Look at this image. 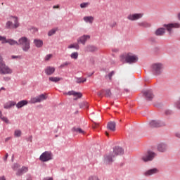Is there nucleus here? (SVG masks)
<instances>
[{
    "label": "nucleus",
    "mask_w": 180,
    "mask_h": 180,
    "mask_svg": "<svg viewBox=\"0 0 180 180\" xmlns=\"http://www.w3.org/2000/svg\"><path fill=\"white\" fill-rule=\"evenodd\" d=\"M123 153H124L123 148L116 146L112 153H110L104 158V162L105 164H110V162H113V158L116 157L117 155H122Z\"/></svg>",
    "instance_id": "nucleus-1"
},
{
    "label": "nucleus",
    "mask_w": 180,
    "mask_h": 180,
    "mask_svg": "<svg viewBox=\"0 0 180 180\" xmlns=\"http://www.w3.org/2000/svg\"><path fill=\"white\" fill-rule=\"evenodd\" d=\"M8 20L6 22L5 28L6 29H18L20 26L19 18L16 16L11 15L7 18Z\"/></svg>",
    "instance_id": "nucleus-2"
},
{
    "label": "nucleus",
    "mask_w": 180,
    "mask_h": 180,
    "mask_svg": "<svg viewBox=\"0 0 180 180\" xmlns=\"http://www.w3.org/2000/svg\"><path fill=\"white\" fill-rule=\"evenodd\" d=\"M18 46H21L22 50L27 53L30 50V39L26 37H22L18 40Z\"/></svg>",
    "instance_id": "nucleus-3"
},
{
    "label": "nucleus",
    "mask_w": 180,
    "mask_h": 180,
    "mask_svg": "<svg viewBox=\"0 0 180 180\" xmlns=\"http://www.w3.org/2000/svg\"><path fill=\"white\" fill-rule=\"evenodd\" d=\"M12 69L5 64L4 58L0 56V75H6V74H12Z\"/></svg>",
    "instance_id": "nucleus-4"
},
{
    "label": "nucleus",
    "mask_w": 180,
    "mask_h": 180,
    "mask_svg": "<svg viewBox=\"0 0 180 180\" xmlns=\"http://www.w3.org/2000/svg\"><path fill=\"white\" fill-rule=\"evenodd\" d=\"M164 70V65L162 63H154L152 65V71L155 75H160Z\"/></svg>",
    "instance_id": "nucleus-5"
},
{
    "label": "nucleus",
    "mask_w": 180,
    "mask_h": 180,
    "mask_svg": "<svg viewBox=\"0 0 180 180\" xmlns=\"http://www.w3.org/2000/svg\"><path fill=\"white\" fill-rule=\"evenodd\" d=\"M39 160L42 162H47V161L53 160V153L50 151H45L40 155Z\"/></svg>",
    "instance_id": "nucleus-6"
},
{
    "label": "nucleus",
    "mask_w": 180,
    "mask_h": 180,
    "mask_svg": "<svg viewBox=\"0 0 180 180\" xmlns=\"http://www.w3.org/2000/svg\"><path fill=\"white\" fill-rule=\"evenodd\" d=\"M125 61L126 63H128V64H134V63L139 61V57L133 53H128L125 56Z\"/></svg>",
    "instance_id": "nucleus-7"
},
{
    "label": "nucleus",
    "mask_w": 180,
    "mask_h": 180,
    "mask_svg": "<svg viewBox=\"0 0 180 180\" xmlns=\"http://www.w3.org/2000/svg\"><path fill=\"white\" fill-rule=\"evenodd\" d=\"M47 99V96L44 94H41L36 97L32 98L30 100V103H39L40 102H43V101H46Z\"/></svg>",
    "instance_id": "nucleus-8"
},
{
    "label": "nucleus",
    "mask_w": 180,
    "mask_h": 180,
    "mask_svg": "<svg viewBox=\"0 0 180 180\" xmlns=\"http://www.w3.org/2000/svg\"><path fill=\"white\" fill-rule=\"evenodd\" d=\"M154 157H155V153L148 151L146 155L142 157V160L143 161H144V162H147L148 161H153V160H154Z\"/></svg>",
    "instance_id": "nucleus-9"
},
{
    "label": "nucleus",
    "mask_w": 180,
    "mask_h": 180,
    "mask_svg": "<svg viewBox=\"0 0 180 180\" xmlns=\"http://www.w3.org/2000/svg\"><path fill=\"white\" fill-rule=\"evenodd\" d=\"M164 27H166L167 32H169V34L172 32L173 29H179L180 24L179 23H171V24H165Z\"/></svg>",
    "instance_id": "nucleus-10"
},
{
    "label": "nucleus",
    "mask_w": 180,
    "mask_h": 180,
    "mask_svg": "<svg viewBox=\"0 0 180 180\" xmlns=\"http://www.w3.org/2000/svg\"><path fill=\"white\" fill-rule=\"evenodd\" d=\"M144 16L143 13H134V14H129L127 16L128 20H131L134 22V20H139V19H141Z\"/></svg>",
    "instance_id": "nucleus-11"
},
{
    "label": "nucleus",
    "mask_w": 180,
    "mask_h": 180,
    "mask_svg": "<svg viewBox=\"0 0 180 180\" xmlns=\"http://www.w3.org/2000/svg\"><path fill=\"white\" fill-rule=\"evenodd\" d=\"M157 149L160 153H165L168 150V145L164 142L160 143L158 144Z\"/></svg>",
    "instance_id": "nucleus-12"
},
{
    "label": "nucleus",
    "mask_w": 180,
    "mask_h": 180,
    "mask_svg": "<svg viewBox=\"0 0 180 180\" xmlns=\"http://www.w3.org/2000/svg\"><path fill=\"white\" fill-rule=\"evenodd\" d=\"M150 127H162L165 124L161 121L153 120L149 123Z\"/></svg>",
    "instance_id": "nucleus-13"
},
{
    "label": "nucleus",
    "mask_w": 180,
    "mask_h": 180,
    "mask_svg": "<svg viewBox=\"0 0 180 180\" xmlns=\"http://www.w3.org/2000/svg\"><path fill=\"white\" fill-rule=\"evenodd\" d=\"M65 94L69 95V96L73 95L74 101H77V99H79V98H82V94H81L79 92H75V91H70Z\"/></svg>",
    "instance_id": "nucleus-14"
},
{
    "label": "nucleus",
    "mask_w": 180,
    "mask_h": 180,
    "mask_svg": "<svg viewBox=\"0 0 180 180\" xmlns=\"http://www.w3.org/2000/svg\"><path fill=\"white\" fill-rule=\"evenodd\" d=\"M158 172H160V170H158V169L157 168H153V169H150L149 170H147L145 173L144 175L145 176H150L151 175H154L155 174H158Z\"/></svg>",
    "instance_id": "nucleus-15"
},
{
    "label": "nucleus",
    "mask_w": 180,
    "mask_h": 180,
    "mask_svg": "<svg viewBox=\"0 0 180 180\" xmlns=\"http://www.w3.org/2000/svg\"><path fill=\"white\" fill-rule=\"evenodd\" d=\"M142 92L143 94V96H146V98H147L148 101H151V99L154 98V94H153V91L151 90H145Z\"/></svg>",
    "instance_id": "nucleus-16"
},
{
    "label": "nucleus",
    "mask_w": 180,
    "mask_h": 180,
    "mask_svg": "<svg viewBox=\"0 0 180 180\" xmlns=\"http://www.w3.org/2000/svg\"><path fill=\"white\" fill-rule=\"evenodd\" d=\"M91 39V36L89 35H83L82 37H79L77 39V41L79 43H82V44L85 45V43H86L87 40H89Z\"/></svg>",
    "instance_id": "nucleus-17"
},
{
    "label": "nucleus",
    "mask_w": 180,
    "mask_h": 180,
    "mask_svg": "<svg viewBox=\"0 0 180 180\" xmlns=\"http://www.w3.org/2000/svg\"><path fill=\"white\" fill-rule=\"evenodd\" d=\"M107 129L111 131H116V122L110 121L107 124Z\"/></svg>",
    "instance_id": "nucleus-18"
},
{
    "label": "nucleus",
    "mask_w": 180,
    "mask_h": 180,
    "mask_svg": "<svg viewBox=\"0 0 180 180\" xmlns=\"http://www.w3.org/2000/svg\"><path fill=\"white\" fill-rule=\"evenodd\" d=\"M55 71H56V68H54L53 67H51V66H48L45 69V74H46V75H53V74H54Z\"/></svg>",
    "instance_id": "nucleus-19"
},
{
    "label": "nucleus",
    "mask_w": 180,
    "mask_h": 180,
    "mask_svg": "<svg viewBox=\"0 0 180 180\" xmlns=\"http://www.w3.org/2000/svg\"><path fill=\"white\" fill-rule=\"evenodd\" d=\"M29 171V168L27 167H22L21 169L18 170L16 175L18 176H20V175H23V174H26Z\"/></svg>",
    "instance_id": "nucleus-20"
},
{
    "label": "nucleus",
    "mask_w": 180,
    "mask_h": 180,
    "mask_svg": "<svg viewBox=\"0 0 180 180\" xmlns=\"http://www.w3.org/2000/svg\"><path fill=\"white\" fill-rule=\"evenodd\" d=\"M85 51L91 52L98 51V48L95 46L89 45L85 48Z\"/></svg>",
    "instance_id": "nucleus-21"
},
{
    "label": "nucleus",
    "mask_w": 180,
    "mask_h": 180,
    "mask_svg": "<svg viewBox=\"0 0 180 180\" xmlns=\"http://www.w3.org/2000/svg\"><path fill=\"white\" fill-rule=\"evenodd\" d=\"M72 131L73 133H79V134H85V131L79 127H74L73 128H72Z\"/></svg>",
    "instance_id": "nucleus-22"
},
{
    "label": "nucleus",
    "mask_w": 180,
    "mask_h": 180,
    "mask_svg": "<svg viewBox=\"0 0 180 180\" xmlns=\"http://www.w3.org/2000/svg\"><path fill=\"white\" fill-rule=\"evenodd\" d=\"M83 20L86 23H90V25H92V23H94V18L93 16H84Z\"/></svg>",
    "instance_id": "nucleus-23"
},
{
    "label": "nucleus",
    "mask_w": 180,
    "mask_h": 180,
    "mask_svg": "<svg viewBox=\"0 0 180 180\" xmlns=\"http://www.w3.org/2000/svg\"><path fill=\"white\" fill-rule=\"evenodd\" d=\"M25 105H27V101L22 100L16 104V107L18 109H20V108H23V106H25Z\"/></svg>",
    "instance_id": "nucleus-24"
},
{
    "label": "nucleus",
    "mask_w": 180,
    "mask_h": 180,
    "mask_svg": "<svg viewBox=\"0 0 180 180\" xmlns=\"http://www.w3.org/2000/svg\"><path fill=\"white\" fill-rule=\"evenodd\" d=\"M0 120H2V122H4V123H6V124H9L11 123L8 117L2 115V111H0Z\"/></svg>",
    "instance_id": "nucleus-25"
},
{
    "label": "nucleus",
    "mask_w": 180,
    "mask_h": 180,
    "mask_svg": "<svg viewBox=\"0 0 180 180\" xmlns=\"http://www.w3.org/2000/svg\"><path fill=\"white\" fill-rule=\"evenodd\" d=\"M156 36H164L165 34V29L159 28L155 31Z\"/></svg>",
    "instance_id": "nucleus-26"
},
{
    "label": "nucleus",
    "mask_w": 180,
    "mask_h": 180,
    "mask_svg": "<svg viewBox=\"0 0 180 180\" xmlns=\"http://www.w3.org/2000/svg\"><path fill=\"white\" fill-rule=\"evenodd\" d=\"M16 103L14 101H9L7 103L4 104V109H11V108L15 106Z\"/></svg>",
    "instance_id": "nucleus-27"
},
{
    "label": "nucleus",
    "mask_w": 180,
    "mask_h": 180,
    "mask_svg": "<svg viewBox=\"0 0 180 180\" xmlns=\"http://www.w3.org/2000/svg\"><path fill=\"white\" fill-rule=\"evenodd\" d=\"M34 44L38 49H40V47H43V41L41 39H34Z\"/></svg>",
    "instance_id": "nucleus-28"
},
{
    "label": "nucleus",
    "mask_w": 180,
    "mask_h": 180,
    "mask_svg": "<svg viewBox=\"0 0 180 180\" xmlns=\"http://www.w3.org/2000/svg\"><path fill=\"white\" fill-rule=\"evenodd\" d=\"M138 26H140L141 27H151V24L146 21H143L141 22H139Z\"/></svg>",
    "instance_id": "nucleus-29"
},
{
    "label": "nucleus",
    "mask_w": 180,
    "mask_h": 180,
    "mask_svg": "<svg viewBox=\"0 0 180 180\" xmlns=\"http://www.w3.org/2000/svg\"><path fill=\"white\" fill-rule=\"evenodd\" d=\"M6 43H8V44H10V46H15V45L18 46L19 45L18 41H16L14 39H6Z\"/></svg>",
    "instance_id": "nucleus-30"
},
{
    "label": "nucleus",
    "mask_w": 180,
    "mask_h": 180,
    "mask_svg": "<svg viewBox=\"0 0 180 180\" xmlns=\"http://www.w3.org/2000/svg\"><path fill=\"white\" fill-rule=\"evenodd\" d=\"M49 79L51 82H58L59 81H61L62 79L61 77H50Z\"/></svg>",
    "instance_id": "nucleus-31"
},
{
    "label": "nucleus",
    "mask_w": 180,
    "mask_h": 180,
    "mask_svg": "<svg viewBox=\"0 0 180 180\" xmlns=\"http://www.w3.org/2000/svg\"><path fill=\"white\" fill-rule=\"evenodd\" d=\"M68 49H75V50H79V45H78V44H72L69 45Z\"/></svg>",
    "instance_id": "nucleus-32"
},
{
    "label": "nucleus",
    "mask_w": 180,
    "mask_h": 180,
    "mask_svg": "<svg viewBox=\"0 0 180 180\" xmlns=\"http://www.w3.org/2000/svg\"><path fill=\"white\" fill-rule=\"evenodd\" d=\"M76 82L77 84H84V82H86V78H82V77L77 78Z\"/></svg>",
    "instance_id": "nucleus-33"
},
{
    "label": "nucleus",
    "mask_w": 180,
    "mask_h": 180,
    "mask_svg": "<svg viewBox=\"0 0 180 180\" xmlns=\"http://www.w3.org/2000/svg\"><path fill=\"white\" fill-rule=\"evenodd\" d=\"M78 56H79L78 52H72V53L70 54V58H71L72 60H77V59H78Z\"/></svg>",
    "instance_id": "nucleus-34"
},
{
    "label": "nucleus",
    "mask_w": 180,
    "mask_h": 180,
    "mask_svg": "<svg viewBox=\"0 0 180 180\" xmlns=\"http://www.w3.org/2000/svg\"><path fill=\"white\" fill-rule=\"evenodd\" d=\"M15 137H20L22 136V131L20 129H17L14 131Z\"/></svg>",
    "instance_id": "nucleus-35"
},
{
    "label": "nucleus",
    "mask_w": 180,
    "mask_h": 180,
    "mask_svg": "<svg viewBox=\"0 0 180 180\" xmlns=\"http://www.w3.org/2000/svg\"><path fill=\"white\" fill-rule=\"evenodd\" d=\"M88 180H99V176L97 175H91L89 176Z\"/></svg>",
    "instance_id": "nucleus-36"
},
{
    "label": "nucleus",
    "mask_w": 180,
    "mask_h": 180,
    "mask_svg": "<svg viewBox=\"0 0 180 180\" xmlns=\"http://www.w3.org/2000/svg\"><path fill=\"white\" fill-rule=\"evenodd\" d=\"M70 64H71V62L66 61V62L62 63V64L59 66V68H64V67H68V65H70Z\"/></svg>",
    "instance_id": "nucleus-37"
},
{
    "label": "nucleus",
    "mask_w": 180,
    "mask_h": 180,
    "mask_svg": "<svg viewBox=\"0 0 180 180\" xmlns=\"http://www.w3.org/2000/svg\"><path fill=\"white\" fill-rule=\"evenodd\" d=\"M56 32H57V29H52L48 32V36L51 37L53 36V34H56Z\"/></svg>",
    "instance_id": "nucleus-38"
},
{
    "label": "nucleus",
    "mask_w": 180,
    "mask_h": 180,
    "mask_svg": "<svg viewBox=\"0 0 180 180\" xmlns=\"http://www.w3.org/2000/svg\"><path fill=\"white\" fill-rule=\"evenodd\" d=\"M113 75H115V71L110 72L108 75V76H105V78H108L110 79V81H112V77H113Z\"/></svg>",
    "instance_id": "nucleus-39"
},
{
    "label": "nucleus",
    "mask_w": 180,
    "mask_h": 180,
    "mask_svg": "<svg viewBox=\"0 0 180 180\" xmlns=\"http://www.w3.org/2000/svg\"><path fill=\"white\" fill-rule=\"evenodd\" d=\"M90 3L89 2H86V3H82L80 4V8H88V6H89Z\"/></svg>",
    "instance_id": "nucleus-40"
},
{
    "label": "nucleus",
    "mask_w": 180,
    "mask_h": 180,
    "mask_svg": "<svg viewBox=\"0 0 180 180\" xmlns=\"http://www.w3.org/2000/svg\"><path fill=\"white\" fill-rule=\"evenodd\" d=\"M111 96H112V92H110V90H105V96L106 98H110Z\"/></svg>",
    "instance_id": "nucleus-41"
},
{
    "label": "nucleus",
    "mask_w": 180,
    "mask_h": 180,
    "mask_svg": "<svg viewBox=\"0 0 180 180\" xmlns=\"http://www.w3.org/2000/svg\"><path fill=\"white\" fill-rule=\"evenodd\" d=\"M0 41H1L2 44H5L6 43V37L0 35Z\"/></svg>",
    "instance_id": "nucleus-42"
},
{
    "label": "nucleus",
    "mask_w": 180,
    "mask_h": 180,
    "mask_svg": "<svg viewBox=\"0 0 180 180\" xmlns=\"http://www.w3.org/2000/svg\"><path fill=\"white\" fill-rule=\"evenodd\" d=\"M80 108H86V109H88V103H82V104H80Z\"/></svg>",
    "instance_id": "nucleus-43"
},
{
    "label": "nucleus",
    "mask_w": 180,
    "mask_h": 180,
    "mask_svg": "<svg viewBox=\"0 0 180 180\" xmlns=\"http://www.w3.org/2000/svg\"><path fill=\"white\" fill-rule=\"evenodd\" d=\"M51 57H53L52 54L46 55V57H45V61H49V60H50V58H51Z\"/></svg>",
    "instance_id": "nucleus-44"
},
{
    "label": "nucleus",
    "mask_w": 180,
    "mask_h": 180,
    "mask_svg": "<svg viewBox=\"0 0 180 180\" xmlns=\"http://www.w3.org/2000/svg\"><path fill=\"white\" fill-rule=\"evenodd\" d=\"M175 136L176 137H178V139H180V132L179 131L176 132Z\"/></svg>",
    "instance_id": "nucleus-45"
},
{
    "label": "nucleus",
    "mask_w": 180,
    "mask_h": 180,
    "mask_svg": "<svg viewBox=\"0 0 180 180\" xmlns=\"http://www.w3.org/2000/svg\"><path fill=\"white\" fill-rule=\"evenodd\" d=\"M176 107L178 108V109H180V98H179V100L177 101Z\"/></svg>",
    "instance_id": "nucleus-46"
},
{
    "label": "nucleus",
    "mask_w": 180,
    "mask_h": 180,
    "mask_svg": "<svg viewBox=\"0 0 180 180\" xmlns=\"http://www.w3.org/2000/svg\"><path fill=\"white\" fill-rule=\"evenodd\" d=\"M53 9H60V5L53 6Z\"/></svg>",
    "instance_id": "nucleus-47"
},
{
    "label": "nucleus",
    "mask_w": 180,
    "mask_h": 180,
    "mask_svg": "<svg viewBox=\"0 0 180 180\" xmlns=\"http://www.w3.org/2000/svg\"><path fill=\"white\" fill-rule=\"evenodd\" d=\"M103 94V91H100L97 93L98 96L102 97V94Z\"/></svg>",
    "instance_id": "nucleus-48"
},
{
    "label": "nucleus",
    "mask_w": 180,
    "mask_h": 180,
    "mask_svg": "<svg viewBox=\"0 0 180 180\" xmlns=\"http://www.w3.org/2000/svg\"><path fill=\"white\" fill-rule=\"evenodd\" d=\"M11 58H20V56H12Z\"/></svg>",
    "instance_id": "nucleus-49"
},
{
    "label": "nucleus",
    "mask_w": 180,
    "mask_h": 180,
    "mask_svg": "<svg viewBox=\"0 0 180 180\" xmlns=\"http://www.w3.org/2000/svg\"><path fill=\"white\" fill-rule=\"evenodd\" d=\"M7 160H8V153H6L5 157L4 158V161H6Z\"/></svg>",
    "instance_id": "nucleus-50"
},
{
    "label": "nucleus",
    "mask_w": 180,
    "mask_h": 180,
    "mask_svg": "<svg viewBox=\"0 0 180 180\" xmlns=\"http://www.w3.org/2000/svg\"><path fill=\"white\" fill-rule=\"evenodd\" d=\"M11 139H12V138L11 137H7V138H6L5 141L6 142L9 141V140H11Z\"/></svg>",
    "instance_id": "nucleus-51"
},
{
    "label": "nucleus",
    "mask_w": 180,
    "mask_h": 180,
    "mask_svg": "<svg viewBox=\"0 0 180 180\" xmlns=\"http://www.w3.org/2000/svg\"><path fill=\"white\" fill-rule=\"evenodd\" d=\"M45 180H53V177L46 178Z\"/></svg>",
    "instance_id": "nucleus-52"
},
{
    "label": "nucleus",
    "mask_w": 180,
    "mask_h": 180,
    "mask_svg": "<svg viewBox=\"0 0 180 180\" xmlns=\"http://www.w3.org/2000/svg\"><path fill=\"white\" fill-rule=\"evenodd\" d=\"M105 135L107 136V137H109V133H108L107 131H105Z\"/></svg>",
    "instance_id": "nucleus-53"
},
{
    "label": "nucleus",
    "mask_w": 180,
    "mask_h": 180,
    "mask_svg": "<svg viewBox=\"0 0 180 180\" xmlns=\"http://www.w3.org/2000/svg\"><path fill=\"white\" fill-rule=\"evenodd\" d=\"M0 89H1V91H2V90L5 91V88L4 87H1Z\"/></svg>",
    "instance_id": "nucleus-54"
},
{
    "label": "nucleus",
    "mask_w": 180,
    "mask_h": 180,
    "mask_svg": "<svg viewBox=\"0 0 180 180\" xmlns=\"http://www.w3.org/2000/svg\"><path fill=\"white\" fill-rule=\"evenodd\" d=\"M6 79L9 80V79H11V78L10 77H6Z\"/></svg>",
    "instance_id": "nucleus-55"
},
{
    "label": "nucleus",
    "mask_w": 180,
    "mask_h": 180,
    "mask_svg": "<svg viewBox=\"0 0 180 180\" xmlns=\"http://www.w3.org/2000/svg\"><path fill=\"white\" fill-rule=\"evenodd\" d=\"M116 25V22H115L114 24H113V26H115Z\"/></svg>",
    "instance_id": "nucleus-56"
},
{
    "label": "nucleus",
    "mask_w": 180,
    "mask_h": 180,
    "mask_svg": "<svg viewBox=\"0 0 180 180\" xmlns=\"http://www.w3.org/2000/svg\"><path fill=\"white\" fill-rule=\"evenodd\" d=\"M0 92H1V89H0Z\"/></svg>",
    "instance_id": "nucleus-57"
}]
</instances>
